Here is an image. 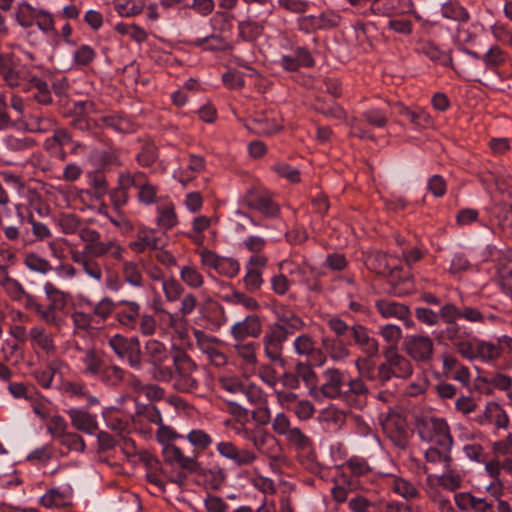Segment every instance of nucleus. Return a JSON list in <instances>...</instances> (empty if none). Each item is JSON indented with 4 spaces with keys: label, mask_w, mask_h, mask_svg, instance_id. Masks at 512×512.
Returning <instances> with one entry per match:
<instances>
[{
    "label": "nucleus",
    "mask_w": 512,
    "mask_h": 512,
    "mask_svg": "<svg viewBox=\"0 0 512 512\" xmlns=\"http://www.w3.org/2000/svg\"><path fill=\"white\" fill-rule=\"evenodd\" d=\"M29 69L14 54L0 55V79L9 87H23L29 79Z\"/></svg>",
    "instance_id": "9b49d317"
},
{
    "label": "nucleus",
    "mask_w": 512,
    "mask_h": 512,
    "mask_svg": "<svg viewBox=\"0 0 512 512\" xmlns=\"http://www.w3.org/2000/svg\"><path fill=\"white\" fill-rule=\"evenodd\" d=\"M0 286L13 300H23V296L25 295L23 286L18 280L10 277L9 274L0 276Z\"/></svg>",
    "instance_id": "338daca9"
},
{
    "label": "nucleus",
    "mask_w": 512,
    "mask_h": 512,
    "mask_svg": "<svg viewBox=\"0 0 512 512\" xmlns=\"http://www.w3.org/2000/svg\"><path fill=\"white\" fill-rule=\"evenodd\" d=\"M146 0H115V10L122 17L138 15L143 10Z\"/></svg>",
    "instance_id": "e2e57ef3"
},
{
    "label": "nucleus",
    "mask_w": 512,
    "mask_h": 512,
    "mask_svg": "<svg viewBox=\"0 0 512 512\" xmlns=\"http://www.w3.org/2000/svg\"><path fill=\"white\" fill-rule=\"evenodd\" d=\"M32 88L37 90L34 94V98L38 103L47 105L52 102V96L47 83L40 78L29 75V79L25 82L22 89L23 91L29 92Z\"/></svg>",
    "instance_id": "a18cd8bd"
},
{
    "label": "nucleus",
    "mask_w": 512,
    "mask_h": 512,
    "mask_svg": "<svg viewBox=\"0 0 512 512\" xmlns=\"http://www.w3.org/2000/svg\"><path fill=\"white\" fill-rule=\"evenodd\" d=\"M390 285L389 292L395 296H405L413 292L414 281L409 270L403 269L400 261L396 262L385 275Z\"/></svg>",
    "instance_id": "6ab92c4d"
},
{
    "label": "nucleus",
    "mask_w": 512,
    "mask_h": 512,
    "mask_svg": "<svg viewBox=\"0 0 512 512\" xmlns=\"http://www.w3.org/2000/svg\"><path fill=\"white\" fill-rule=\"evenodd\" d=\"M81 240L85 243L82 251L95 259L110 257L113 260L121 261L126 252L117 239L102 240L100 233L95 229L82 230Z\"/></svg>",
    "instance_id": "39448f33"
},
{
    "label": "nucleus",
    "mask_w": 512,
    "mask_h": 512,
    "mask_svg": "<svg viewBox=\"0 0 512 512\" xmlns=\"http://www.w3.org/2000/svg\"><path fill=\"white\" fill-rule=\"evenodd\" d=\"M101 122L104 126L109 127L117 132L121 133H130L134 131L133 122L121 115L113 114V115H105L101 117Z\"/></svg>",
    "instance_id": "bf43d9fd"
},
{
    "label": "nucleus",
    "mask_w": 512,
    "mask_h": 512,
    "mask_svg": "<svg viewBox=\"0 0 512 512\" xmlns=\"http://www.w3.org/2000/svg\"><path fill=\"white\" fill-rule=\"evenodd\" d=\"M400 114L406 117L417 129L425 128L432 122L431 116L422 108L413 110L408 107H402Z\"/></svg>",
    "instance_id": "4d7b16f0"
},
{
    "label": "nucleus",
    "mask_w": 512,
    "mask_h": 512,
    "mask_svg": "<svg viewBox=\"0 0 512 512\" xmlns=\"http://www.w3.org/2000/svg\"><path fill=\"white\" fill-rule=\"evenodd\" d=\"M272 430L297 450H306L311 446V439L298 427H292L289 417L283 413H277L271 421Z\"/></svg>",
    "instance_id": "9d476101"
},
{
    "label": "nucleus",
    "mask_w": 512,
    "mask_h": 512,
    "mask_svg": "<svg viewBox=\"0 0 512 512\" xmlns=\"http://www.w3.org/2000/svg\"><path fill=\"white\" fill-rule=\"evenodd\" d=\"M32 347H37L47 354L55 352V343L53 334L48 332L42 326H34L28 332Z\"/></svg>",
    "instance_id": "58836bf2"
},
{
    "label": "nucleus",
    "mask_w": 512,
    "mask_h": 512,
    "mask_svg": "<svg viewBox=\"0 0 512 512\" xmlns=\"http://www.w3.org/2000/svg\"><path fill=\"white\" fill-rule=\"evenodd\" d=\"M3 148L12 153L29 150L35 146V140L31 137H18L7 135L2 140Z\"/></svg>",
    "instance_id": "603ef678"
},
{
    "label": "nucleus",
    "mask_w": 512,
    "mask_h": 512,
    "mask_svg": "<svg viewBox=\"0 0 512 512\" xmlns=\"http://www.w3.org/2000/svg\"><path fill=\"white\" fill-rule=\"evenodd\" d=\"M376 312L384 319H397L401 321L406 329L415 327L412 313L408 305L395 300L380 298L375 300Z\"/></svg>",
    "instance_id": "4468645a"
},
{
    "label": "nucleus",
    "mask_w": 512,
    "mask_h": 512,
    "mask_svg": "<svg viewBox=\"0 0 512 512\" xmlns=\"http://www.w3.org/2000/svg\"><path fill=\"white\" fill-rule=\"evenodd\" d=\"M287 332L277 325H270L262 337L265 356L272 363L283 364L284 344L288 340Z\"/></svg>",
    "instance_id": "f8f14e48"
},
{
    "label": "nucleus",
    "mask_w": 512,
    "mask_h": 512,
    "mask_svg": "<svg viewBox=\"0 0 512 512\" xmlns=\"http://www.w3.org/2000/svg\"><path fill=\"white\" fill-rule=\"evenodd\" d=\"M351 336L354 343L358 348L368 357H374L379 352V343L372 337L368 329L361 325L356 324L350 328Z\"/></svg>",
    "instance_id": "c85d7f7f"
},
{
    "label": "nucleus",
    "mask_w": 512,
    "mask_h": 512,
    "mask_svg": "<svg viewBox=\"0 0 512 512\" xmlns=\"http://www.w3.org/2000/svg\"><path fill=\"white\" fill-rule=\"evenodd\" d=\"M185 437L195 449L205 451L213 443L212 437L202 429H192Z\"/></svg>",
    "instance_id": "774afa93"
},
{
    "label": "nucleus",
    "mask_w": 512,
    "mask_h": 512,
    "mask_svg": "<svg viewBox=\"0 0 512 512\" xmlns=\"http://www.w3.org/2000/svg\"><path fill=\"white\" fill-rule=\"evenodd\" d=\"M206 167L205 158L201 155L189 154L185 164L180 165L174 172L173 177L182 185H187L204 171Z\"/></svg>",
    "instance_id": "393cba45"
},
{
    "label": "nucleus",
    "mask_w": 512,
    "mask_h": 512,
    "mask_svg": "<svg viewBox=\"0 0 512 512\" xmlns=\"http://www.w3.org/2000/svg\"><path fill=\"white\" fill-rule=\"evenodd\" d=\"M34 23H36L38 29L42 31L44 35L51 39L55 46L59 44V32L55 28L54 17L50 12L39 10Z\"/></svg>",
    "instance_id": "c03bdc74"
},
{
    "label": "nucleus",
    "mask_w": 512,
    "mask_h": 512,
    "mask_svg": "<svg viewBox=\"0 0 512 512\" xmlns=\"http://www.w3.org/2000/svg\"><path fill=\"white\" fill-rule=\"evenodd\" d=\"M318 420L326 431L337 432L345 424L346 414L334 406H329L320 412Z\"/></svg>",
    "instance_id": "4c0bfd02"
},
{
    "label": "nucleus",
    "mask_w": 512,
    "mask_h": 512,
    "mask_svg": "<svg viewBox=\"0 0 512 512\" xmlns=\"http://www.w3.org/2000/svg\"><path fill=\"white\" fill-rule=\"evenodd\" d=\"M419 52L426 56L432 62L438 63L443 67L451 68L459 78L465 81H480L476 78L474 70L470 64L456 65L453 62L452 50L444 51L439 48L434 42H424Z\"/></svg>",
    "instance_id": "0eeeda50"
},
{
    "label": "nucleus",
    "mask_w": 512,
    "mask_h": 512,
    "mask_svg": "<svg viewBox=\"0 0 512 512\" xmlns=\"http://www.w3.org/2000/svg\"><path fill=\"white\" fill-rule=\"evenodd\" d=\"M272 325L281 327L287 332L289 337L294 335L296 332L302 331L306 326L303 319L294 311L282 318L280 322H274Z\"/></svg>",
    "instance_id": "69168bd1"
},
{
    "label": "nucleus",
    "mask_w": 512,
    "mask_h": 512,
    "mask_svg": "<svg viewBox=\"0 0 512 512\" xmlns=\"http://www.w3.org/2000/svg\"><path fill=\"white\" fill-rule=\"evenodd\" d=\"M38 11L29 3L22 2L15 11V20L21 27L30 28L34 24Z\"/></svg>",
    "instance_id": "680f3d73"
},
{
    "label": "nucleus",
    "mask_w": 512,
    "mask_h": 512,
    "mask_svg": "<svg viewBox=\"0 0 512 512\" xmlns=\"http://www.w3.org/2000/svg\"><path fill=\"white\" fill-rule=\"evenodd\" d=\"M396 262L398 259L393 255L376 251L367 256L365 264L370 271L385 276Z\"/></svg>",
    "instance_id": "e433bc0d"
},
{
    "label": "nucleus",
    "mask_w": 512,
    "mask_h": 512,
    "mask_svg": "<svg viewBox=\"0 0 512 512\" xmlns=\"http://www.w3.org/2000/svg\"><path fill=\"white\" fill-rule=\"evenodd\" d=\"M406 353L417 362H427L432 358L433 340L428 335H408L404 340Z\"/></svg>",
    "instance_id": "412c9836"
},
{
    "label": "nucleus",
    "mask_w": 512,
    "mask_h": 512,
    "mask_svg": "<svg viewBox=\"0 0 512 512\" xmlns=\"http://www.w3.org/2000/svg\"><path fill=\"white\" fill-rule=\"evenodd\" d=\"M40 503L46 508H64L71 505L70 495L58 489L48 490L40 499Z\"/></svg>",
    "instance_id": "09e8293b"
},
{
    "label": "nucleus",
    "mask_w": 512,
    "mask_h": 512,
    "mask_svg": "<svg viewBox=\"0 0 512 512\" xmlns=\"http://www.w3.org/2000/svg\"><path fill=\"white\" fill-rule=\"evenodd\" d=\"M321 345L326 358L329 356L333 361H342L350 354L346 344L338 337L324 336Z\"/></svg>",
    "instance_id": "a19ab883"
},
{
    "label": "nucleus",
    "mask_w": 512,
    "mask_h": 512,
    "mask_svg": "<svg viewBox=\"0 0 512 512\" xmlns=\"http://www.w3.org/2000/svg\"><path fill=\"white\" fill-rule=\"evenodd\" d=\"M368 393V388L362 379H352L350 377L339 399L347 403L350 407L362 409L366 405Z\"/></svg>",
    "instance_id": "5701e85b"
},
{
    "label": "nucleus",
    "mask_w": 512,
    "mask_h": 512,
    "mask_svg": "<svg viewBox=\"0 0 512 512\" xmlns=\"http://www.w3.org/2000/svg\"><path fill=\"white\" fill-rule=\"evenodd\" d=\"M417 432L422 441L440 447L453 445L447 421L440 417H423L417 422Z\"/></svg>",
    "instance_id": "423d86ee"
},
{
    "label": "nucleus",
    "mask_w": 512,
    "mask_h": 512,
    "mask_svg": "<svg viewBox=\"0 0 512 512\" xmlns=\"http://www.w3.org/2000/svg\"><path fill=\"white\" fill-rule=\"evenodd\" d=\"M391 490L406 500H412L419 496V490L410 481L394 476L391 481Z\"/></svg>",
    "instance_id": "864d4df0"
},
{
    "label": "nucleus",
    "mask_w": 512,
    "mask_h": 512,
    "mask_svg": "<svg viewBox=\"0 0 512 512\" xmlns=\"http://www.w3.org/2000/svg\"><path fill=\"white\" fill-rule=\"evenodd\" d=\"M459 51L475 61H480L486 72L492 73L502 81L512 77V73L508 74L504 71V67L510 60V53L499 44H491L482 54L467 47H459Z\"/></svg>",
    "instance_id": "20e7f679"
},
{
    "label": "nucleus",
    "mask_w": 512,
    "mask_h": 512,
    "mask_svg": "<svg viewBox=\"0 0 512 512\" xmlns=\"http://www.w3.org/2000/svg\"><path fill=\"white\" fill-rule=\"evenodd\" d=\"M241 201L248 208L258 211L267 218L280 216L281 208L279 204L273 200L271 192L263 186L248 188Z\"/></svg>",
    "instance_id": "6e6552de"
},
{
    "label": "nucleus",
    "mask_w": 512,
    "mask_h": 512,
    "mask_svg": "<svg viewBox=\"0 0 512 512\" xmlns=\"http://www.w3.org/2000/svg\"><path fill=\"white\" fill-rule=\"evenodd\" d=\"M383 430L391 442L404 449L408 444V431L405 419L400 416L389 417L383 423Z\"/></svg>",
    "instance_id": "cd10ccee"
},
{
    "label": "nucleus",
    "mask_w": 512,
    "mask_h": 512,
    "mask_svg": "<svg viewBox=\"0 0 512 512\" xmlns=\"http://www.w3.org/2000/svg\"><path fill=\"white\" fill-rule=\"evenodd\" d=\"M190 45L204 52H224L231 48L230 42L219 33L193 38Z\"/></svg>",
    "instance_id": "2f4dec72"
},
{
    "label": "nucleus",
    "mask_w": 512,
    "mask_h": 512,
    "mask_svg": "<svg viewBox=\"0 0 512 512\" xmlns=\"http://www.w3.org/2000/svg\"><path fill=\"white\" fill-rule=\"evenodd\" d=\"M478 423L481 425L492 424L497 429H507L510 423L509 417L504 408L497 402H487L483 414L479 416Z\"/></svg>",
    "instance_id": "c756f323"
},
{
    "label": "nucleus",
    "mask_w": 512,
    "mask_h": 512,
    "mask_svg": "<svg viewBox=\"0 0 512 512\" xmlns=\"http://www.w3.org/2000/svg\"><path fill=\"white\" fill-rule=\"evenodd\" d=\"M64 366V363L61 360L54 359L49 364L44 367L34 371V377L38 384L48 389L52 387L53 379L58 371Z\"/></svg>",
    "instance_id": "49530a36"
},
{
    "label": "nucleus",
    "mask_w": 512,
    "mask_h": 512,
    "mask_svg": "<svg viewBox=\"0 0 512 512\" xmlns=\"http://www.w3.org/2000/svg\"><path fill=\"white\" fill-rule=\"evenodd\" d=\"M57 225L59 226L62 233L66 235L77 233L81 239V231L84 229H90L82 224L79 217L74 214L66 213L59 216L57 219Z\"/></svg>",
    "instance_id": "8fccbe9b"
},
{
    "label": "nucleus",
    "mask_w": 512,
    "mask_h": 512,
    "mask_svg": "<svg viewBox=\"0 0 512 512\" xmlns=\"http://www.w3.org/2000/svg\"><path fill=\"white\" fill-rule=\"evenodd\" d=\"M244 127L251 133L259 136H270L283 128V120L279 113L265 112L247 121Z\"/></svg>",
    "instance_id": "f3484780"
},
{
    "label": "nucleus",
    "mask_w": 512,
    "mask_h": 512,
    "mask_svg": "<svg viewBox=\"0 0 512 512\" xmlns=\"http://www.w3.org/2000/svg\"><path fill=\"white\" fill-rule=\"evenodd\" d=\"M216 451L223 458L231 461L235 466H248L257 459V454L246 448H239L231 441H220L216 444Z\"/></svg>",
    "instance_id": "aec40b11"
},
{
    "label": "nucleus",
    "mask_w": 512,
    "mask_h": 512,
    "mask_svg": "<svg viewBox=\"0 0 512 512\" xmlns=\"http://www.w3.org/2000/svg\"><path fill=\"white\" fill-rule=\"evenodd\" d=\"M67 413L75 429L87 434H94L98 430L96 415L78 408H71Z\"/></svg>",
    "instance_id": "f704fd0d"
},
{
    "label": "nucleus",
    "mask_w": 512,
    "mask_h": 512,
    "mask_svg": "<svg viewBox=\"0 0 512 512\" xmlns=\"http://www.w3.org/2000/svg\"><path fill=\"white\" fill-rule=\"evenodd\" d=\"M162 290L167 305L162 308V338L169 337L170 351H162V382L173 381V387L181 391L197 388V381L190 376L193 362L185 351L188 339L186 316L191 314L197 300L194 295L187 294L180 299L182 285L175 280L163 281ZM162 350H165L162 343Z\"/></svg>",
    "instance_id": "f257e3e1"
},
{
    "label": "nucleus",
    "mask_w": 512,
    "mask_h": 512,
    "mask_svg": "<svg viewBox=\"0 0 512 512\" xmlns=\"http://www.w3.org/2000/svg\"><path fill=\"white\" fill-rule=\"evenodd\" d=\"M444 469L445 471L440 475H427L425 487L426 492L430 487L435 490L443 488L446 491L455 492L462 486L463 477L457 471L450 469V467Z\"/></svg>",
    "instance_id": "b1692460"
},
{
    "label": "nucleus",
    "mask_w": 512,
    "mask_h": 512,
    "mask_svg": "<svg viewBox=\"0 0 512 512\" xmlns=\"http://www.w3.org/2000/svg\"><path fill=\"white\" fill-rule=\"evenodd\" d=\"M486 474L492 479L491 483L486 487V491L496 502V509L499 510V504L511 505L507 500H504V481L498 476V470L494 466H489Z\"/></svg>",
    "instance_id": "37998d69"
},
{
    "label": "nucleus",
    "mask_w": 512,
    "mask_h": 512,
    "mask_svg": "<svg viewBox=\"0 0 512 512\" xmlns=\"http://www.w3.org/2000/svg\"><path fill=\"white\" fill-rule=\"evenodd\" d=\"M260 332L261 323L256 316H247L231 327V334L237 342H244L247 337H258Z\"/></svg>",
    "instance_id": "72a5a7b5"
},
{
    "label": "nucleus",
    "mask_w": 512,
    "mask_h": 512,
    "mask_svg": "<svg viewBox=\"0 0 512 512\" xmlns=\"http://www.w3.org/2000/svg\"><path fill=\"white\" fill-rule=\"evenodd\" d=\"M158 231L146 226L139 227L136 240L130 243V248L136 253L157 250Z\"/></svg>",
    "instance_id": "c9c22d12"
},
{
    "label": "nucleus",
    "mask_w": 512,
    "mask_h": 512,
    "mask_svg": "<svg viewBox=\"0 0 512 512\" xmlns=\"http://www.w3.org/2000/svg\"><path fill=\"white\" fill-rule=\"evenodd\" d=\"M316 367L311 361H298L295 364L294 371L299 380H302L308 388L315 387L317 384V375L314 371Z\"/></svg>",
    "instance_id": "13d9d810"
},
{
    "label": "nucleus",
    "mask_w": 512,
    "mask_h": 512,
    "mask_svg": "<svg viewBox=\"0 0 512 512\" xmlns=\"http://www.w3.org/2000/svg\"><path fill=\"white\" fill-rule=\"evenodd\" d=\"M290 49L292 54L282 55L277 62L283 70L296 72L301 67L312 68L315 66V59L308 47L291 45Z\"/></svg>",
    "instance_id": "a211bd4d"
},
{
    "label": "nucleus",
    "mask_w": 512,
    "mask_h": 512,
    "mask_svg": "<svg viewBox=\"0 0 512 512\" xmlns=\"http://www.w3.org/2000/svg\"><path fill=\"white\" fill-rule=\"evenodd\" d=\"M43 288L49 302L48 306L58 311L64 310L67 306V295L51 282H46Z\"/></svg>",
    "instance_id": "5fc2aeb1"
},
{
    "label": "nucleus",
    "mask_w": 512,
    "mask_h": 512,
    "mask_svg": "<svg viewBox=\"0 0 512 512\" xmlns=\"http://www.w3.org/2000/svg\"><path fill=\"white\" fill-rule=\"evenodd\" d=\"M234 431L241 439L252 443L258 453L267 457L271 464L282 463L285 460L280 441L266 429L258 425L240 424L234 428Z\"/></svg>",
    "instance_id": "7ed1b4c3"
},
{
    "label": "nucleus",
    "mask_w": 512,
    "mask_h": 512,
    "mask_svg": "<svg viewBox=\"0 0 512 512\" xmlns=\"http://www.w3.org/2000/svg\"><path fill=\"white\" fill-rule=\"evenodd\" d=\"M465 358L468 360H478L495 367H499L500 362H503L497 341H485L475 337Z\"/></svg>",
    "instance_id": "2eb2a0df"
},
{
    "label": "nucleus",
    "mask_w": 512,
    "mask_h": 512,
    "mask_svg": "<svg viewBox=\"0 0 512 512\" xmlns=\"http://www.w3.org/2000/svg\"><path fill=\"white\" fill-rule=\"evenodd\" d=\"M434 336L440 344L453 345L464 358L474 338L466 326L458 323L446 324L445 328L434 331Z\"/></svg>",
    "instance_id": "1a4fd4ad"
},
{
    "label": "nucleus",
    "mask_w": 512,
    "mask_h": 512,
    "mask_svg": "<svg viewBox=\"0 0 512 512\" xmlns=\"http://www.w3.org/2000/svg\"><path fill=\"white\" fill-rule=\"evenodd\" d=\"M198 255L204 267L213 269L222 276L233 278L240 271V264L235 258L219 256L207 248L199 250Z\"/></svg>",
    "instance_id": "ddd939ff"
},
{
    "label": "nucleus",
    "mask_w": 512,
    "mask_h": 512,
    "mask_svg": "<svg viewBox=\"0 0 512 512\" xmlns=\"http://www.w3.org/2000/svg\"><path fill=\"white\" fill-rule=\"evenodd\" d=\"M349 374L340 369L328 368L323 372L322 394L330 399H339L347 386Z\"/></svg>",
    "instance_id": "4be33fe9"
},
{
    "label": "nucleus",
    "mask_w": 512,
    "mask_h": 512,
    "mask_svg": "<svg viewBox=\"0 0 512 512\" xmlns=\"http://www.w3.org/2000/svg\"><path fill=\"white\" fill-rule=\"evenodd\" d=\"M264 27V21L252 19L240 21L237 25L238 38L244 42H255L262 36Z\"/></svg>",
    "instance_id": "79ce46f5"
},
{
    "label": "nucleus",
    "mask_w": 512,
    "mask_h": 512,
    "mask_svg": "<svg viewBox=\"0 0 512 512\" xmlns=\"http://www.w3.org/2000/svg\"><path fill=\"white\" fill-rule=\"evenodd\" d=\"M292 348L296 355L311 361L315 366H323L326 363L325 352L309 333H301L296 336Z\"/></svg>",
    "instance_id": "dca6fc26"
},
{
    "label": "nucleus",
    "mask_w": 512,
    "mask_h": 512,
    "mask_svg": "<svg viewBox=\"0 0 512 512\" xmlns=\"http://www.w3.org/2000/svg\"><path fill=\"white\" fill-rule=\"evenodd\" d=\"M194 336L199 348L206 354L211 364L216 367H222L227 363L226 355L214 346L212 337L201 330H195Z\"/></svg>",
    "instance_id": "7c9ffc66"
},
{
    "label": "nucleus",
    "mask_w": 512,
    "mask_h": 512,
    "mask_svg": "<svg viewBox=\"0 0 512 512\" xmlns=\"http://www.w3.org/2000/svg\"><path fill=\"white\" fill-rule=\"evenodd\" d=\"M351 424L352 431L354 434L360 437L371 438L375 444L380 445L379 436L362 416L352 415Z\"/></svg>",
    "instance_id": "6e6d98bb"
},
{
    "label": "nucleus",
    "mask_w": 512,
    "mask_h": 512,
    "mask_svg": "<svg viewBox=\"0 0 512 512\" xmlns=\"http://www.w3.org/2000/svg\"><path fill=\"white\" fill-rule=\"evenodd\" d=\"M23 263L30 271L43 275L53 270L52 265L47 259L33 252L27 253L25 255Z\"/></svg>",
    "instance_id": "052dcab7"
},
{
    "label": "nucleus",
    "mask_w": 512,
    "mask_h": 512,
    "mask_svg": "<svg viewBox=\"0 0 512 512\" xmlns=\"http://www.w3.org/2000/svg\"><path fill=\"white\" fill-rule=\"evenodd\" d=\"M75 351L82 354L80 358L83 365L82 373L86 376L95 378L105 363L104 359L93 348L83 349L77 344L75 346Z\"/></svg>",
    "instance_id": "473e14b6"
},
{
    "label": "nucleus",
    "mask_w": 512,
    "mask_h": 512,
    "mask_svg": "<svg viewBox=\"0 0 512 512\" xmlns=\"http://www.w3.org/2000/svg\"><path fill=\"white\" fill-rule=\"evenodd\" d=\"M107 386H118L124 379V371L116 365L104 363L99 374L95 377Z\"/></svg>",
    "instance_id": "3c124183"
},
{
    "label": "nucleus",
    "mask_w": 512,
    "mask_h": 512,
    "mask_svg": "<svg viewBox=\"0 0 512 512\" xmlns=\"http://www.w3.org/2000/svg\"><path fill=\"white\" fill-rule=\"evenodd\" d=\"M440 14L447 20L464 24L470 20V13L458 0H448L441 4Z\"/></svg>",
    "instance_id": "ea45409f"
},
{
    "label": "nucleus",
    "mask_w": 512,
    "mask_h": 512,
    "mask_svg": "<svg viewBox=\"0 0 512 512\" xmlns=\"http://www.w3.org/2000/svg\"><path fill=\"white\" fill-rule=\"evenodd\" d=\"M451 448L452 446H432L425 451V459L432 465H441L443 468H449L452 461Z\"/></svg>",
    "instance_id": "de8ad7c7"
},
{
    "label": "nucleus",
    "mask_w": 512,
    "mask_h": 512,
    "mask_svg": "<svg viewBox=\"0 0 512 512\" xmlns=\"http://www.w3.org/2000/svg\"><path fill=\"white\" fill-rule=\"evenodd\" d=\"M388 361L396 378H407L412 374V365L404 356L394 353L388 357Z\"/></svg>",
    "instance_id": "0e129e2a"
},
{
    "label": "nucleus",
    "mask_w": 512,
    "mask_h": 512,
    "mask_svg": "<svg viewBox=\"0 0 512 512\" xmlns=\"http://www.w3.org/2000/svg\"><path fill=\"white\" fill-rule=\"evenodd\" d=\"M454 503L461 512H489L493 507V503L486 497H477L471 492H456Z\"/></svg>",
    "instance_id": "a878e982"
},
{
    "label": "nucleus",
    "mask_w": 512,
    "mask_h": 512,
    "mask_svg": "<svg viewBox=\"0 0 512 512\" xmlns=\"http://www.w3.org/2000/svg\"><path fill=\"white\" fill-rule=\"evenodd\" d=\"M71 260L77 264L81 271L92 281L100 284L103 280V270L100 263L82 250L71 252Z\"/></svg>",
    "instance_id": "bb28decb"
},
{
    "label": "nucleus",
    "mask_w": 512,
    "mask_h": 512,
    "mask_svg": "<svg viewBox=\"0 0 512 512\" xmlns=\"http://www.w3.org/2000/svg\"><path fill=\"white\" fill-rule=\"evenodd\" d=\"M177 441H185L182 434L177 433L170 426L162 424V460L173 469L189 474L198 473L201 464L196 457L186 456Z\"/></svg>",
    "instance_id": "f03ea898"
}]
</instances>
